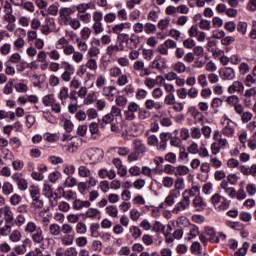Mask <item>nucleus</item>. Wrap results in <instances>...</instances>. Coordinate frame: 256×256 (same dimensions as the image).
<instances>
[{
	"label": "nucleus",
	"mask_w": 256,
	"mask_h": 256,
	"mask_svg": "<svg viewBox=\"0 0 256 256\" xmlns=\"http://www.w3.org/2000/svg\"><path fill=\"white\" fill-rule=\"evenodd\" d=\"M114 121L115 119L113 116H111V114H106L102 117V119L98 120V123L101 129H105V127L111 125Z\"/></svg>",
	"instance_id": "obj_30"
},
{
	"label": "nucleus",
	"mask_w": 256,
	"mask_h": 256,
	"mask_svg": "<svg viewBox=\"0 0 256 256\" xmlns=\"http://www.w3.org/2000/svg\"><path fill=\"white\" fill-rule=\"evenodd\" d=\"M188 35L189 37H195L200 43H203V41H205V39L207 38V34L199 30V27H197V25L191 26V28L188 30Z\"/></svg>",
	"instance_id": "obj_10"
},
{
	"label": "nucleus",
	"mask_w": 256,
	"mask_h": 256,
	"mask_svg": "<svg viewBox=\"0 0 256 256\" xmlns=\"http://www.w3.org/2000/svg\"><path fill=\"white\" fill-rule=\"evenodd\" d=\"M61 65L64 69L63 73L61 74V79L65 83L71 82V75L75 72V68H73V65L69 63L68 61H62Z\"/></svg>",
	"instance_id": "obj_6"
},
{
	"label": "nucleus",
	"mask_w": 256,
	"mask_h": 256,
	"mask_svg": "<svg viewBox=\"0 0 256 256\" xmlns=\"http://www.w3.org/2000/svg\"><path fill=\"white\" fill-rule=\"evenodd\" d=\"M226 103L230 107H233L235 113L239 112L241 108H243V104H241V99L237 95H231L226 98Z\"/></svg>",
	"instance_id": "obj_12"
},
{
	"label": "nucleus",
	"mask_w": 256,
	"mask_h": 256,
	"mask_svg": "<svg viewBox=\"0 0 256 256\" xmlns=\"http://www.w3.org/2000/svg\"><path fill=\"white\" fill-rule=\"evenodd\" d=\"M76 46H77V49L81 51V53H87L88 51L87 42L82 38H76Z\"/></svg>",
	"instance_id": "obj_40"
},
{
	"label": "nucleus",
	"mask_w": 256,
	"mask_h": 256,
	"mask_svg": "<svg viewBox=\"0 0 256 256\" xmlns=\"http://www.w3.org/2000/svg\"><path fill=\"white\" fill-rule=\"evenodd\" d=\"M80 39H83L84 41H87V39H89V37H91V28L89 27H84L81 31H80Z\"/></svg>",
	"instance_id": "obj_62"
},
{
	"label": "nucleus",
	"mask_w": 256,
	"mask_h": 256,
	"mask_svg": "<svg viewBox=\"0 0 256 256\" xmlns=\"http://www.w3.org/2000/svg\"><path fill=\"white\" fill-rule=\"evenodd\" d=\"M98 177L100 179L108 178L110 180H113L115 179V177H117V173L113 169L108 170L107 168H101L100 170H98Z\"/></svg>",
	"instance_id": "obj_19"
},
{
	"label": "nucleus",
	"mask_w": 256,
	"mask_h": 256,
	"mask_svg": "<svg viewBox=\"0 0 256 256\" xmlns=\"http://www.w3.org/2000/svg\"><path fill=\"white\" fill-rule=\"evenodd\" d=\"M80 145H81V139L76 138L72 140L69 144L62 145V149L63 151H66V153H77Z\"/></svg>",
	"instance_id": "obj_16"
},
{
	"label": "nucleus",
	"mask_w": 256,
	"mask_h": 256,
	"mask_svg": "<svg viewBox=\"0 0 256 256\" xmlns=\"http://www.w3.org/2000/svg\"><path fill=\"white\" fill-rule=\"evenodd\" d=\"M236 115H240V119L243 123H249L253 119V113L245 112V107L242 106L239 112H236Z\"/></svg>",
	"instance_id": "obj_28"
},
{
	"label": "nucleus",
	"mask_w": 256,
	"mask_h": 256,
	"mask_svg": "<svg viewBox=\"0 0 256 256\" xmlns=\"http://www.w3.org/2000/svg\"><path fill=\"white\" fill-rule=\"evenodd\" d=\"M101 215V212L96 208H89L85 212V218L86 219H97V216Z\"/></svg>",
	"instance_id": "obj_38"
},
{
	"label": "nucleus",
	"mask_w": 256,
	"mask_h": 256,
	"mask_svg": "<svg viewBox=\"0 0 256 256\" xmlns=\"http://www.w3.org/2000/svg\"><path fill=\"white\" fill-rule=\"evenodd\" d=\"M69 26L71 29H74V31H77V29H81V21L79 18H72L67 24L66 27Z\"/></svg>",
	"instance_id": "obj_51"
},
{
	"label": "nucleus",
	"mask_w": 256,
	"mask_h": 256,
	"mask_svg": "<svg viewBox=\"0 0 256 256\" xmlns=\"http://www.w3.org/2000/svg\"><path fill=\"white\" fill-rule=\"evenodd\" d=\"M181 197V191H178L177 189H172L169 191V194L165 198L164 203L168 205V207H173L175 205V201Z\"/></svg>",
	"instance_id": "obj_17"
},
{
	"label": "nucleus",
	"mask_w": 256,
	"mask_h": 256,
	"mask_svg": "<svg viewBox=\"0 0 256 256\" xmlns=\"http://www.w3.org/2000/svg\"><path fill=\"white\" fill-rule=\"evenodd\" d=\"M162 185L166 189H171V187H173V185H175V179H173V177H171V176H165L162 179Z\"/></svg>",
	"instance_id": "obj_49"
},
{
	"label": "nucleus",
	"mask_w": 256,
	"mask_h": 256,
	"mask_svg": "<svg viewBox=\"0 0 256 256\" xmlns=\"http://www.w3.org/2000/svg\"><path fill=\"white\" fill-rule=\"evenodd\" d=\"M106 213L109 215V217H112L114 219H116V217L119 216V210L117 209V206H107L105 208Z\"/></svg>",
	"instance_id": "obj_44"
},
{
	"label": "nucleus",
	"mask_w": 256,
	"mask_h": 256,
	"mask_svg": "<svg viewBox=\"0 0 256 256\" xmlns=\"http://www.w3.org/2000/svg\"><path fill=\"white\" fill-rule=\"evenodd\" d=\"M125 29H131V23L125 22L114 25L112 27V33L118 35V37H129V34H122Z\"/></svg>",
	"instance_id": "obj_13"
},
{
	"label": "nucleus",
	"mask_w": 256,
	"mask_h": 256,
	"mask_svg": "<svg viewBox=\"0 0 256 256\" xmlns=\"http://www.w3.org/2000/svg\"><path fill=\"white\" fill-rule=\"evenodd\" d=\"M27 243H29V239H25L21 245L15 246L14 253L16 255H25L27 253Z\"/></svg>",
	"instance_id": "obj_32"
},
{
	"label": "nucleus",
	"mask_w": 256,
	"mask_h": 256,
	"mask_svg": "<svg viewBox=\"0 0 256 256\" xmlns=\"http://www.w3.org/2000/svg\"><path fill=\"white\" fill-rule=\"evenodd\" d=\"M76 233L78 235H85V233H87V224L83 222H78L76 224Z\"/></svg>",
	"instance_id": "obj_58"
},
{
	"label": "nucleus",
	"mask_w": 256,
	"mask_h": 256,
	"mask_svg": "<svg viewBox=\"0 0 256 256\" xmlns=\"http://www.w3.org/2000/svg\"><path fill=\"white\" fill-rule=\"evenodd\" d=\"M145 107H146V109H148V111H153V109L155 111H161V109H163V104L159 101H155L153 99H148L145 102Z\"/></svg>",
	"instance_id": "obj_23"
},
{
	"label": "nucleus",
	"mask_w": 256,
	"mask_h": 256,
	"mask_svg": "<svg viewBox=\"0 0 256 256\" xmlns=\"http://www.w3.org/2000/svg\"><path fill=\"white\" fill-rule=\"evenodd\" d=\"M191 207V198L188 195L182 194V199L178 203L175 204L172 209V213L174 215H179V213H183V211H187Z\"/></svg>",
	"instance_id": "obj_4"
},
{
	"label": "nucleus",
	"mask_w": 256,
	"mask_h": 256,
	"mask_svg": "<svg viewBox=\"0 0 256 256\" xmlns=\"http://www.w3.org/2000/svg\"><path fill=\"white\" fill-rule=\"evenodd\" d=\"M75 243L77 247H85L88 243L87 237L79 236L75 239Z\"/></svg>",
	"instance_id": "obj_64"
},
{
	"label": "nucleus",
	"mask_w": 256,
	"mask_h": 256,
	"mask_svg": "<svg viewBox=\"0 0 256 256\" xmlns=\"http://www.w3.org/2000/svg\"><path fill=\"white\" fill-rule=\"evenodd\" d=\"M219 75L222 81H233L235 79V69L224 67L219 70Z\"/></svg>",
	"instance_id": "obj_14"
},
{
	"label": "nucleus",
	"mask_w": 256,
	"mask_h": 256,
	"mask_svg": "<svg viewBox=\"0 0 256 256\" xmlns=\"http://www.w3.org/2000/svg\"><path fill=\"white\" fill-rule=\"evenodd\" d=\"M192 205L196 211H205L207 208V203H205V200L200 195L194 197Z\"/></svg>",
	"instance_id": "obj_21"
},
{
	"label": "nucleus",
	"mask_w": 256,
	"mask_h": 256,
	"mask_svg": "<svg viewBox=\"0 0 256 256\" xmlns=\"http://www.w3.org/2000/svg\"><path fill=\"white\" fill-rule=\"evenodd\" d=\"M91 249L94 253H101V251H103V242H101V240L92 241Z\"/></svg>",
	"instance_id": "obj_48"
},
{
	"label": "nucleus",
	"mask_w": 256,
	"mask_h": 256,
	"mask_svg": "<svg viewBox=\"0 0 256 256\" xmlns=\"http://www.w3.org/2000/svg\"><path fill=\"white\" fill-rule=\"evenodd\" d=\"M199 27L202 29V31H211V21L202 19L199 22Z\"/></svg>",
	"instance_id": "obj_60"
},
{
	"label": "nucleus",
	"mask_w": 256,
	"mask_h": 256,
	"mask_svg": "<svg viewBox=\"0 0 256 256\" xmlns=\"http://www.w3.org/2000/svg\"><path fill=\"white\" fill-rule=\"evenodd\" d=\"M129 233L132 237V239H134L135 241H137V239L141 238V235H143V231H141V228H139V226H130L129 228Z\"/></svg>",
	"instance_id": "obj_31"
},
{
	"label": "nucleus",
	"mask_w": 256,
	"mask_h": 256,
	"mask_svg": "<svg viewBox=\"0 0 256 256\" xmlns=\"http://www.w3.org/2000/svg\"><path fill=\"white\" fill-rule=\"evenodd\" d=\"M92 29L94 31V35H101L105 28L103 27V22H94L92 25Z\"/></svg>",
	"instance_id": "obj_52"
},
{
	"label": "nucleus",
	"mask_w": 256,
	"mask_h": 256,
	"mask_svg": "<svg viewBox=\"0 0 256 256\" xmlns=\"http://www.w3.org/2000/svg\"><path fill=\"white\" fill-rule=\"evenodd\" d=\"M133 145L136 153H147V146L145 145V143H143V140L135 139L133 141Z\"/></svg>",
	"instance_id": "obj_29"
},
{
	"label": "nucleus",
	"mask_w": 256,
	"mask_h": 256,
	"mask_svg": "<svg viewBox=\"0 0 256 256\" xmlns=\"http://www.w3.org/2000/svg\"><path fill=\"white\" fill-rule=\"evenodd\" d=\"M108 73H109L110 77H112L114 79H117V77L122 75L121 68H119L118 66H113L112 68H110Z\"/></svg>",
	"instance_id": "obj_57"
},
{
	"label": "nucleus",
	"mask_w": 256,
	"mask_h": 256,
	"mask_svg": "<svg viewBox=\"0 0 256 256\" xmlns=\"http://www.w3.org/2000/svg\"><path fill=\"white\" fill-rule=\"evenodd\" d=\"M220 187L223 189V191L231 197V199H235V195H237V191L233 187H229V182L226 180H223L220 184Z\"/></svg>",
	"instance_id": "obj_26"
},
{
	"label": "nucleus",
	"mask_w": 256,
	"mask_h": 256,
	"mask_svg": "<svg viewBox=\"0 0 256 256\" xmlns=\"http://www.w3.org/2000/svg\"><path fill=\"white\" fill-rule=\"evenodd\" d=\"M49 233L52 237H59L61 235V226L57 223L51 224L49 226Z\"/></svg>",
	"instance_id": "obj_39"
},
{
	"label": "nucleus",
	"mask_w": 256,
	"mask_h": 256,
	"mask_svg": "<svg viewBox=\"0 0 256 256\" xmlns=\"http://www.w3.org/2000/svg\"><path fill=\"white\" fill-rule=\"evenodd\" d=\"M101 53V50L96 47V46H91L89 49H88V52H87V55L88 57H90L91 59H93L94 57H99Z\"/></svg>",
	"instance_id": "obj_56"
},
{
	"label": "nucleus",
	"mask_w": 256,
	"mask_h": 256,
	"mask_svg": "<svg viewBox=\"0 0 256 256\" xmlns=\"http://www.w3.org/2000/svg\"><path fill=\"white\" fill-rule=\"evenodd\" d=\"M128 99L127 97L123 96V95H119L115 98V103H116V107H122L125 108L127 107V103H128Z\"/></svg>",
	"instance_id": "obj_47"
},
{
	"label": "nucleus",
	"mask_w": 256,
	"mask_h": 256,
	"mask_svg": "<svg viewBox=\"0 0 256 256\" xmlns=\"http://www.w3.org/2000/svg\"><path fill=\"white\" fill-rule=\"evenodd\" d=\"M224 121L227 122L224 128L222 129V135H224L225 137H233V135H235V128L231 126V123L235 122H233V120H231V118H229V116L227 115H224Z\"/></svg>",
	"instance_id": "obj_15"
},
{
	"label": "nucleus",
	"mask_w": 256,
	"mask_h": 256,
	"mask_svg": "<svg viewBox=\"0 0 256 256\" xmlns=\"http://www.w3.org/2000/svg\"><path fill=\"white\" fill-rule=\"evenodd\" d=\"M205 233H206V235L209 236L208 239H209L210 243H219V236H217V234H215V229L206 227Z\"/></svg>",
	"instance_id": "obj_33"
},
{
	"label": "nucleus",
	"mask_w": 256,
	"mask_h": 256,
	"mask_svg": "<svg viewBox=\"0 0 256 256\" xmlns=\"http://www.w3.org/2000/svg\"><path fill=\"white\" fill-rule=\"evenodd\" d=\"M3 21L8 23V25H13L17 21V18L13 15V12H6L3 16Z\"/></svg>",
	"instance_id": "obj_53"
},
{
	"label": "nucleus",
	"mask_w": 256,
	"mask_h": 256,
	"mask_svg": "<svg viewBox=\"0 0 256 256\" xmlns=\"http://www.w3.org/2000/svg\"><path fill=\"white\" fill-rule=\"evenodd\" d=\"M31 239L34 245H41L45 241V235L43 234V229L39 227L35 233L31 234Z\"/></svg>",
	"instance_id": "obj_22"
},
{
	"label": "nucleus",
	"mask_w": 256,
	"mask_h": 256,
	"mask_svg": "<svg viewBox=\"0 0 256 256\" xmlns=\"http://www.w3.org/2000/svg\"><path fill=\"white\" fill-rule=\"evenodd\" d=\"M87 87L83 86L80 87L79 91L71 90L70 92V99L71 101H77V95L80 99H85L87 97Z\"/></svg>",
	"instance_id": "obj_20"
},
{
	"label": "nucleus",
	"mask_w": 256,
	"mask_h": 256,
	"mask_svg": "<svg viewBox=\"0 0 256 256\" xmlns=\"http://www.w3.org/2000/svg\"><path fill=\"white\" fill-rule=\"evenodd\" d=\"M86 69H89V71H97V60L94 58H90L85 63Z\"/></svg>",
	"instance_id": "obj_54"
},
{
	"label": "nucleus",
	"mask_w": 256,
	"mask_h": 256,
	"mask_svg": "<svg viewBox=\"0 0 256 256\" xmlns=\"http://www.w3.org/2000/svg\"><path fill=\"white\" fill-rule=\"evenodd\" d=\"M173 71H175L178 74H183V73H185V71H187V66L185 65V63H183L181 61L176 62L173 65Z\"/></svg>",
	"instance_id": "obj_45"
},
{
	"label": "nucleus",
	"mask_w": 256,
	"mask_h": 256,
	"mask_svg": "<svg viewBox=\"0 0 256 256\" xmlns=\"http://www.w3.org/2000/svg\"><path fill=\"white\" fill-rule=\"evenodd\" d=\"M58 190L62 191V197H64V199H66V201H73L72 209H74V211H81V209H83L84 207L85 208L91 207V202L83 201V200L77 198V192H75L73 190L65 191L63 189V187H60Z\"/></svg>",
	"instance_id": "obj_1"
},
{
	"label": "nucleus",
	"mask_w": 256,
	"mask_h": 256,
	"mask_svg": "<svg viewBox=\"0 0 256 256\" xmlns=\"http://www.w3.org/2000/svg\"><path fill=\"white\" fill-rule=\"evenodd\" d=\"M132 71L135 75L139 74V77H149L151 75V68L146 67L143 60L134 61Z\"/></svg>",
	"instance_id": "obj_3"
},
{
	"label": "nucleus",
	"mask_w": 256,
	"mask_h": 256,
	"mask_svg": "<svg viewBox=\"0 0 256 256\" xmlns=\"http://www.w3.org/2000/svg\"><path fill=\"white\" fill-rule=\"evenodd\" d=\"M140 108L141 105H139L137 102H129L126 109L123 111L125 121H135Z\"/></svg>",
	"instance_id": "obj_2"
},
{
	"label": "nucleus",
	"mask_w": 256,
	"mask_h": 256,
	"mask_svg": "<svg viewBox=\"0 0 256 256\" xmlns=\"http://www.w3.org/2000/svg\"><path fill=\"white\" fill-rule=\"evenodd\" d=\"M15 191V188L13 187V184H11V182H4L2 184V193L3 195L9 196V195H13Z\"/></svg>",
	"instance_id": "obj_34"
},
{
	"label": "nucleus",
	"mask_w": 256,
	"mask_h": 256,
	"mask_svg": "<svg viewBox=\"0 0 256 256\" xmlns=\"http://www.w3.org/2000/svg\"><path fill=\"white\" fill-rule=\"evenodd\" d=\"M189 174V167L185 165L176 166V177H184Z\"/></svg>",
	"instance_id": "obj_41"
},
{
	"label": "nucleus",
	"mask_w": 256,
	"mask_h": 256,
	"mask_svg": "<svg viewBox=\"0 0 256 256\" xmlns=\"http://www.w3.org/2000/svg\"><path fill=\"white\" fill-rule=\"evenodd\" d=\"M78 175L83 179H87L91 177V170L87 166L81 165L78 167Z\"/></svg>",
	"instance_id": "obj_37"
},
{
	"label": "nucleus",
	"mask_w": 256,
	"mask_h": 256,
	"mask_svg": "<svg viewBox=\"0 0 256 256\" xmlns=\"http://www.w3.org/2000/svg\"><path fill=\"white\" fill-rule=\"evenodd\" d=\"M0 213L4 216L5 224L10 225L13 227L15 223V215L13 214V210L11 209V206H4L0 209Z\"/></svg>",
	"instance_id": "obj_9"
},
{
	"label": "nucleus",
	"mask_w": 256,
	"mask_h": 256,
	"mask_svg": "<svg viewBox=\"0 0 256 256\" xmlns=\"http://www.w3.org/2000/svg\"><path fill=\"white\" fill-rule=\"evenodd\" d=\"M125 43L127 49L130 51L135 50L139 46V40H137V36L135 34H131V37H126Z\"/></svg>",
	"instance_id": "obj_24"
},
{
	"label": "nucleus",
	"mask_w": 256,
	"mask_h": 256,
	"mask_svg": "<svg viewBox=\"0 0 256 256\" xmlns=\"http://www.w3.org/2000/svg\"><path fill=\"white\" fill-rule=\"evenodd\" d=\"M227 91L230 95H235V93L241 95L245 92V85H243V82L236 80L232 82Z\"/></svg>",
	"instance_id": "obj_11"
},
{
	"label": "nucleus",
	"mask_w": 256,
	"mask_h": 256,
	"mask_svg": "<svg viewBox=\"0 0 256 256\" xmlns=\"http://www.w3.org/2000/svg\"><path fill=\"white\" fill-rule=\"evenodd\" d=\"M113 91H117V88H115V86H105L102 89V95L108 101H113V99H115V93H113Z\"/></svg>",
	"instance_id": "obj_25"
},
{
	"label": "nucleus",
	"mask_w": 256,
	"mask_h": 256,
	"mask_svg": "<svg viewBox=\"0 0 256 256\" xmlns=\"http://www.w3.org/2000/svg\"><path fill=\"white\" fill-rule=\"evenodd\" d=\"M77 19H79V21H82V23H91V14L84 12V13H78L77 14Z\"/></svg>",
	"instance_id": "obj_55"
},
{
	"label": "nucleus",
	"mask_w": 256,
	"mask_h": 256,
	"mask_svg": "<svg viewBox=\"0 0 256 256\" xmlns=\"http://www.w3.org/2000/svg\"><path fill=\"white\" fill-rule=\"evenodd\" d=\"M71 99V94H69V88L67 87H62L60 88V91L58 93V99H60L62 105L67 104V99Z\"/></svg>",
	"instance_id": "obj_27"
},
{
	"label": "nucleus",
	"mask_w": 256,
	"mask_h": 256,
	"mask_svg": "<svg viewBox=\"0 0 256 256\" xmlns=\"http://www.w3.org/2000/svg\"><path fill=\"white\" fill-rule=\"evenodd\" d=\"M200 189L198 186H192L190 189H186L182 195H187L190 197H197L199 195Z\"/></svg>",
	"instance_id": "obj_42"
},
{
	"label": "nucleus",
	"mask_w": 256,
	"mask_h": 256,
	"mask_svg": "<svg viewBox=\"0 0 256 256\" xmlns=\"http://www.w3.org/2000/svg\"><path fill=\"white\" fill-rule=\"evenodd\" d=\"M73 235L71 234H64V236L60 239L62 245L65 247H69V245H73Z\"/></svg>",
	"instance_id": "obj_50"
},
{
	"label": "nucleus",
	"mask_w": 256,
	"mask_h": 256,
	"mask_svg": "<svg viewBox=\"0 0 256 256\" xmlns=\"http://www.w3.org/2000/svg\"><path fill=\"white\" fill-rule=\"evenodd\" d=\"M83 52L81 51H74V53L72 54V59L74 61V63H81L83 61Z\"/></svg>",
	"instance_id": "obj_63"
},
{
	"label": "nucleus",
	"mask_w": 256,
	"mask_h": 256,
	"mask_svg": "<svg viewBox=\"0 0 256 256\" xmlns=\"http://www.w3.org/2000/svg\"><path fill=\"white\" fill-rule=\"evenodd\" d=\"M22 198L21 195L19 194H13L10 198H9V203L10 205H12L13 207H17V205H19V203H21Z\"/></svg>",
	"instance_id": "obj_59"
},
{
	"label": "nucleus",
	"mask_w": 256,
	"mask_h": 256,
	"mask_svg": "<svg viewBox=\"0 0 256 256\" xmlns=\"http://www.w3.org/2000/svg\"><path fill=\"white\" fill-rule=\"evenodd\" d=\"M238 169L240 173H242V175H245L246 177H256V164H252L250 167L240 165Z\"/></svg>",
	"instance_id": "obj_18"
},
{
	"label": "nucleus",
	"mask_w": 256,
	"mask_h": 256,
	"mask_svg": "<svg viewBox=\"0 0 256 256\" xmlns=\"http://www.w3.org/2000/svg\"><path fill=\"white\" fill-rule=\"evenodd\" d=\"M74 11L71 7H62L59 9V18L58 21L60 25H67L73 18L71 15H73Z\"/></svg>",
	"instance_id": "obj_5"
},
{
	"label": "nucleus",
	"mask_w": 256,
	"mask_h": 256,
	"mask_svg": "<svg viewBox=\"0 0 256 256\" xmlns=\"http://www.w3.org/2000/svg\"><path fill=\"white\" fill-rule=\"evenodd\" d=\"M151 118V112L145 108H140L138 111V119L140 121H147V119Z\"/></svg>",
	"instance_id": "obj_43"
},
{
	"label": "nucleus",
	"mask_w": 256,
	"mask_h": 256,
	"mask_svg": "<svg viewBox=\"0 0 256 256\" xmlns=\"http://www.w3.org/2000/svg\"><path fill=\"white\" fill-rule=\"evenodd\" d=\"M22 237H23V234H21V232L16 229L12 231V233L9 236V239L12 243H19Z\"/></svg>",
	"instance_id": "obj_46"
},
{
	"label": "nucleus",
	"mask_w": 256,
	"mask_h": 256,
	"mask_svg": "<svg viewBox=\"0 0 256 256\" xmlns=\"http://www.w3.org/2000/svg\"><path fill=\"white\" fill-rule=\"evenodd\" d=\"M169 49H177V42L175 40L167 39L157 47L158 53L165 56L169 55Z\"/></svg>",
	"instance_id": "obj_8"
},
{
	"label": "nucleus",
	"mask_w": 256,
	"mask_h": 256,
	"mask_svg": "<svg viewBox=\"0 0 256 256\" xmlns=\"http://www.w3.org/2000/svg\"><path fill=\"white\" fill-rule=\"evenodd\" d=\"M25 233H28L29 235H33V233L39 231V227L37 226V223L33 221H29L25 228H24Z\"/></svg>",
	"instance_id": "obj_35"
},
{
	"label": "nucleus",
	"mask_w": 256,
	"mask_h": 256,
	"mask_svg": "<svg viewBox=\"0 0 256 256\" xmlns=\"http://www.w3.org/2000/svg\"><path fill=\"white\" fill-rule=\"evenodd\" d=\"M123 51H125L123 43L110 44L106 47V55L109 59H115V57H117V53H123Z\"/></svg>",
	"instance_id": "obj_7"
},
{
	"label": "nucleus",
	"mask_w": 256,
	"mask_h": 256,
	"mask_svg": "<svg viewBox=\"0 0 256 256\" xmlns=\"http://www.w3.org/2000/svg\"><path fill=\"white\" fill-rule=\"evenodd\" d=\"M249 250V243L244 242L243 246L235 253V256H246Z\"/></svg>",
	"instance_id": "obj_61"
},
{
	"label": "nucleus",
	"mask_w": 256,
	"mask_h": 256,
	"mask_svg": "<svg viewBox=\"0 0 256 256\" xmlns=\"http://www.w3.org/2000/svg\"><path fill=\"white\" fill-rule=\"evenodd\" d=\"M131 130L136 136L143 135V131H145V126L141 122H135L132 124Z\"/></svg>",
	"instance_id": "obj_36"
}]
</instances>
